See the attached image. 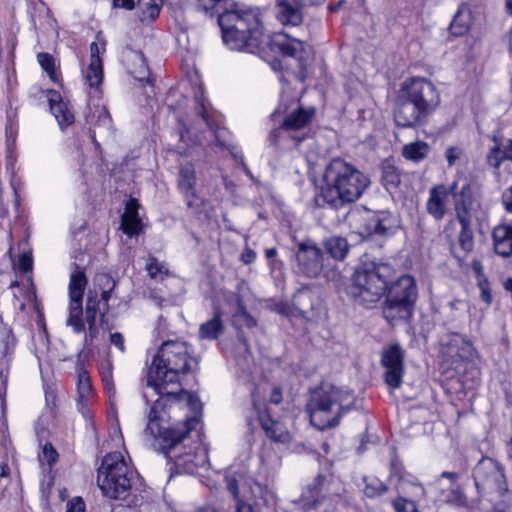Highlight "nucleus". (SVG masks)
<instances>
[{"instance_id": "1", "label": "nucleus", "mask_w": 512, "mask_h": 512, "mask_svg": "<svg viewBox=\"0 0 512 512\" xmlns=\"http://www.w3.org/2000/svg\"><path fill=\"white\" fill-rule=\"evenodd\" d=\"M205 13H217L224 44L231 50L256 53L264 42V29L258 9L231 0H195Z\"/></svg>"}, {"instance_id": "2", "label": "nucleus", "mask_w": 512, "mask_h": 512, "mask_svg": "<svg viewBox=\"0 0 512 512\" xmlns=\"http://www.w3.org/2000/svg\"><path fill=\"white\" fill-rule=\"evenodd\" d=\"M192 353L191 346L184 341L163 342L148 368L146 389L176 398L181 391V378L197 369L198 362Z\"/></svg>"}, {"instance_id": "3", "label": "nucleus", "mask_w": 512, "mask_h": 512, "mask_svg": "<svg viewBox=\"0 0 512 512\" xmlns=\"http://www.w3.org/2000/svg\"><path fill=\"white\" fill-rule=\"evenodd\" d=\"M370 184L368 174L351 162L335 157L325 166L322 186L315 197L316 204L342 208L360 199Z\"/></svg>"}, {"instance_id": "4", "label": "nucleus", "mask_w": 512, "mask_h": 512, "mask_svg": "<svg viewBox=\"0 0 512 512\" xmlns=\"http://www.w3.org/2000/svg\"><path fill=\"white\" fill-rule=\"evenodd\" d=\"M440 94L432 81L410 77L402 82L393 110L394 121L402 128L424 125L440 105Z\"/></svg>"}, {"instance_id": "5", "label": "nucleus", "mask_w": 512, "mask_h": 512, "mask_svg": "<svg viewBox=\"0 0 512 512\" xmlns=\"http://www.w3.org/2000/svg\"><path fill=\"white\" fill-rule=\"evenodd\" d=\"M353 392L331 384H322L314 389L306 404L311 424L325 430L339 425L341 418L355 408Z\"/></svg>"}, {"instance_id": "6", "label": "nucleus", "mask_w": 512, "mask_h": 512, "mask_svg": "<svg viewBox=\"0 0 512 512\" xmlns=\"http://www.w3.org/2000/svg\"><path fill=\"white\" fill-rule=\"evenodd\" d=\"M394 272V268L387 263H361L352 274L348 293L357 304L372 308L385 294Z\"/></svg>"}, {"instance_id": "7", "label": "nucleus", "mask_w": 512, "mask_h": 512, "mask_svg": "<svg viewBox=\"0 0 512 512\" xmlns=\"http://www.w3.org/2000/svg\"><path fill=\"white\" fill-rule=\"evenodd\" d=\"M135 475L121 453H109L98 468L97 484L104 496L123 500L130 493Z\"/></svg>"}, {"instance_id": "8", "label": "nucleus", "mask_w": 512, "mask_h": 512, "mask_svg": "<svg viewBox=\"0 0 512 512\" xmlns=\"http://www.w3.org/2000/svg\"><path fill=\"white\" fill-rule=\"evenodd\" d=\"M149 389H147L143 396L146 399L147 403L152 402V406L150 408L148 414V423L144 430L145 436H150L153 439L160 438L164 443V448L170 450H176L177 443L182 442L187 435L196 428L197 426V417H187L185 422L180 424L179 426L173 428H164L161 424L163 421L165 411L164 408L167 405L166 399L170 397L154 394L157 396L155 400H150Z\"/></svg>"}, {"instance_id": "9", "label": "nucleus", "mask_w": 512, "mask_h": 512, "mask_svg": "<svg viewBox=\"0 0 512 512\" xmlns=\"http://www.w3.org/2000/svg\"><path fill=\"white\" fill-rule=\"evenodd\" d=\"M386 297L382 307L384 318L394 324L409 321L413 316L418 297L417 284L413 276L402 275L390 285L387 284Z\"/></svg>"}, {"instance_id": "10", "label": "nucleus", "mask_w": 512, "mask_h": 512, "mask_svg": "<svg viewBox=\"0 0 512 512\" xmlns=\"http://www.w3.org/2000/svg\"><path fill=\"white\" fill-rule=\"evenodd\" d=\"M477 490L491 496V500L502 497L508 490L503 466L490 457H482L473 470Z\"/></svg>"}, {"instance_id": "11", "label": "nucleus", "mask_w": 512, "mask_h": 512, "mask_svg": "<svg viewBox=\"0 0 512 512\" xmlns=\"http://www.w3.org/2000/svg\"><path fill=\"white\" fill-rule=\"evenodd\" d=\"M72 271L69 281V315L66 321L67 326H70L75 333L85 332L83 322V295L87 286L88 280L84 270L76 263L71 265Z\"/></svg>"}, {"instance_id": "12", "label": "nucleus", "mask_w": 512, "mask_h": 512, "mask_svg": "<svg viewBox=\"0 0 512 512\" xmlns=\"http://www.w3.org/2000/svg\"><path fill=\"white\" fill-rule=\"evenodd\" d=\"M333 479L328 475H317L303 489L299 504L305 512L320 510L324 506L325 512H332L331 485Z\"/></svg>"}, {"instance_id": "13", "label": "nucleus", "mask_w": 512, "mask_h": 512, "mask_svg": "<svg viewBox=\"0 0 512 512\" xmlns=\"http://www.w3.org/2000/svg\"><path fill=\"white\" fill-rule=\"evenodd\" d=\"M287 113L281 120V128L286 131L300 130L306 127L314 118L315 109L313 107L303 108L296 98L285 102L284 95L281 96V101L272 117L275 118L279 114Z\"/></svg>"}, {"instance_id": "14", "label": "nucleus", "mask_w": 512, "mask_h": 512, "mask_svg": "<svg viewBox=\"0 0 512 512\" xmlns=\"http://www.w3.org/2000/svg\"><path fill=\"white\" fill-rule=\"evenodd\" d=\"M404 357L405 351L398 343L391 344L382 351L383 378L390 389H398L402 385L405 373Z\"/></svg>"}, {"instance_id": "15", "label": "nucleus", "mask_w": 512, "mask_h": 512, "mask_svg": "<svg viewBox=\"0 0 512 512\" xmlns=\"http://www.w3.org/2000/svg\"><path fill=\"white\" fill-rule=\"evenodd\" d=\"M17 339L13 330L4 324L0 316V398L5 401L10 363L14 358Z\"/></svg>"}, {"instance_id": "16", "label": "nucleus", "mask_w": 512, "mask_h": 512, "mask_svg": "<svg viewBox=\"0 0 512 512\" xmlns=\"http://www.w3.org/2000/svg\"><path fill=\"white\" fill-rule=\"evenodd\" d=\"M298 271L309 278L320 275L323 269V253L311 240L298 243L295 252Z\"/></svg>"}, {"instance_id": "17", "label": "nucleus", "mask_w": 512, "mask_h": 512, "mask_svg": "<svg viewBox=\"0 0 512 512\" xmlns=\"http://www.w3.org/2000/svg\"><path fill=\"white\" fill-rule=\"evenodd\" d=\"M177 443L176 450L166 449L165 453L174 458L177 468L186 473H194L197 467L204 466L208 461V451L200 442H197L193 448L186 450V447H179Z\"/></svg>"}, {"instance_id": "18", "label": "nucleus", "mask_w": 512, "mask_h": 512, "mask_svg": "<svg viewBox=\"0 0 512 512\" xmlns=\"http://www.w3.org/2000/svg\"><path fill=\"white\" fill-rule=\"evenodd\" d=\"M197 176L192 163H186L179 167L177 187L182 194L189 209L198 212L201 210L203 200L197 193Z\"/></svg>"}, {"instance_id": "19", "label": "nucleus", "mask_w": 512, "mask_h": 512, "mask_svg": "<svg viewBox=\"0 0 512 512\" xmlns=\"http://www.w3.org/2000/svg\"><path fill=\"white\" fill-rule=\"evenodd\" d=\"M447 190L453 198L457 219L471 218L470 211L475 202L471 182L467 178H458L447 187Z\"/></svg>"}, {"instance_id": "20", "label": "nucleus", "mask_w": 512, "mask_h": 512, "mask_svg": "<svg viewBox=\"0 0 512 512\" xmlns=\"http://www.w3.org/2000/svg\"><path fill=\"white\" fill-rule=\"evenodd\" d=\"M325 0H276V16L284 26H299L303 21V8L321 5Z\"/></svg>"}, {"instance_id": "21", "label": "nucleus", "mask_w": 512, "mask_h": 512, "mask_svg": "<svg viewBox=\"0 0 512 512\" xmlns=\"http://www.w3.org/2000/svg\"><path fill=\"white\" fill-rule=\"evenodd\" d=\"M271 45L283 55L297 59L301 71L304 70L305 57L310 51L309 46L304 41L287 33H278L272 38Z\"/></svg>"}, {"instance_id": "22", "label": "nucleus", "mask_w": 512, "mask_h": 512, "mask_svg": "<svg viewBox=\"0 0 512 512\" xmlns=\"http://www.w3.org/2000/svg\"><path fill=\"white\" fill-rule=\"evenodd\" d=\"M77 374V406L78 410L85 417L89 416L90 406L94 401V390L91 384L89 372L81 361L76 365Z\"/></svg>"}, {"instance_id": "23", "label": "nucleus", "mask_w": 512, "mask_h": 512, "mask_svg": "<svg viewBox=\"0 0 512 512\" xmlns=\"http://www.w3.org/2000/svg\"><path fill=\"white\" fill-rule=\"evenodd\" d=\"M293 307L296 314L308 321H317L319 301L316 295L307 288L298 290L293 295Z\"/></svg>"}, {"instance_id": "24", "label": "nucleus", "mask_w": 512, "mask_h": 512, "mask_svg": "<svg viewBox=\"0 0 512 512\" xmlns=\"http://www.w3.org/2000/svg\"><path fill=\"white\" fill-rule=\"evenodd\" d=\"M449 190L444 184H437L430 188L426 201V211L436 221H441L448 209Z\"/></svg>"}, {"instance_id": "25", "label": "nucleus", "mask_w": 512, "mask_h": 512, "mask_svg": "<svg viewBox=\"0 0 512 512\" xmlns=\"http://www.w3.org/2000/svg\"><path fill=\"white\" fill-rule=\"evenodd\" d=\"M445 346V353L452 358L469 360L473 359L476 354V350L472 342L467 337L457 333L449 336Z\"/></svg>"}, {"instance_id": "26", "label": "nucleus", "mask_w": 512, "mask_h": 512, "mask_svg": "<svg viewBox=\"0 0 512 512\" xmlns=\"http://www.w3.org/2000/svg\"><path fill=\"white\" fill-rule=\"evenodd\" d=\"M48 102L51 113L55 116L61 128L74 123V114L68 103L64 102L61 95L55 90L48 91Z\"/></svg>"}, {"instance_id": "27", "label": "nucleus", "mask_w": 512, "mask_h": 512, "mask_svg": "<svg viewBox=\"0 0 512 512\" xmlns=\"http://www.w3.org/2000/svg\"><path fill=\"white\" fill-rule=\"evenodd\" d=\"M100 300L97 298L96 293L93 294L89 291L86 299L85 306V318H83L84 324L87 323L88 331L84 336V343L91 345L93 340L97 337L99 330L96 326V316L99 311Z\"/></svg>"}, {"instance_id": "28", "label": "nucleus", "mask_w": 512, "mask_h": 512, "mask_svg": "<svg viewBox=\"0 0 512 512\" xmlns=\"http://www.w3.org/2000/svg\"><path fill=\"white\" fill-rule=\"evenodd\" d=\"M493 249L503 258L512 256V225L499 224L492 231Z\"/></svg>"}, {"instance_id": "29", "label": "nucleus", "mask_w": 512, "mask_h": 512, "mask_svg": "<svg viewBox=\"0 0 512 512\" xmlns=\"http://www.w3.org/2000/svg\"><path fill=\"white\" fill-rule=\"evenodd\" d=\"M494 146L487 153L486 161L488 165L499 170L504 161L512 162V139L498 140L494 137Z\"/></svg>"}, {"instance_id": "30", "label": "nucleus", "mask_w": 512, "mask_h": 512, "mask_svg": "<svg viewBox=\"0 0 512 512\" xmlns=\"http://www.w3.org/2000/svg\"><path fill=\"white\" fill-rule=\"evenodd\" d=\"M394 218L386 211H381L371 216L366 224L365 233L368 236L379 235L386 236L392 233L394 228Z\"/></svg>"}, {"instance_id": "31", "label": "nucleus", "mask_w": 512, "mask_h": 512, "mask_svg": "<svg viewBox=\"0 0 512 512\" xmlns=\"http://www.w3.org/2000/svg\"><path fill=\"white\" fill-rule=\"evenodd\" d=\"M471 24V8L468 4L462 3L450 23L449 30L454 36H463L470 30Z\"/></svg>"}, {"instance_id": "32", "label": "nucleus", "mask_w": 512, "mask_h": 512, "mask_svg": "<svg viewBox=\"0 0 512 512\" xmlns=\"http://www.w3.org/2000/svg\"><path fill=\"white\" fill-rule=\"evenodd\" d=\"M195 109L210 129H214L217 122L215 110L206 99L204 89L200 84L194 89Z\"/></svg>"}, {"instance_id": "33", "label": "nucleus", "mask_w": 512, "mask_h": 512, "mask_svg": "<svg viewBox=\"0 0 512 512\" xmlns=\"http://www.w3.org/2000/svg\"><path fill=\"white\" fill-rule=\"evenodd\" d=\"M224 330L222 311L217 307L214 309L213 317L200 325L199 337L205 340H215L224 333Z\"/></svg>"}, {"instance_id": "34", "label": "nucleus", "mask_w": 512, "mask_h": 512, "mask_svg": "<svg viewBox=\"0 0 512 512\" xmlns=\"http://www.w3.org/2000/svg\"><path fill=\"white\" fill-rule=\"evenodd\" d=\"M438 500L444 504L461 508L467 506V497L460 485L449 487L439 486Z\"/></svg>"}, {"instance_id": "35", "label": "nucleus", "mask_w": 512, "mask_h": 512, "mask_svg": "<svg viewBox=\"0 0 512 512\" xmlns=\"http://www.w3.org/2000/svg\"><path fill=\"white\" fill-rule=\"evenodd\" d=\"M326 252L335 260H344L350 250V245L346 238L339 235H332L323 242Z\"/></svg>"}, {"instance_id": "36", "label": "nucleus", "mask_w": 512, "mask_h": 512, "mask_svg": "<svg viewBox=\"0 0 512 512\" xmlns=\"http://www.w3.org/2000/svg\"><path fill=\"white\" fill-rule=\"evenodd\" d=\"M261 425L267 437L273 441L278 443H287L290 441V434L282 423L266 417L261 418Z\"/></svg>"}, {"instance_id": "37", "label": "nucleus", "mask_w": 512, "mask_h": 512, "mask_svg": "<svg viewBox=\"0 0 512 512\" xmlns=\"http://www.w3.org/2000/svg\"><path fill=\"white\" fill-rule=\"evenodd\" d=\"M381 169V183L384 188L390 193L396 191L401 184L400 170L396 166L388 163H384Z\"/></svg>"}, {"instance_id": "38", "label": "nucleus", "mask_w": 512, "mask_h": 512, "mask_svg": "<svg viewBox=\"0 0 512 512\" xmlns=\"http://www.w3.org/2000/svg\"><path fill=\"white\" fill-rule=\"evenodd\" d=\"M461 229L458 235V244L461 250L468 254L474 248V234L471 228V218L457 219Z\"/></svg>"}, {"instance_id": "39", "label": "nucleus", "mask_w": 512, "mask_h": 512, "mask_svg": "<svg viewBox=\"0 0 512 512\" xmlns=\"http://www.w3.org/2000/svg\"><path fill=\"white\" fill-rule=\"evenodd\" d=\"M185 400L190 410L193 412V415L191 417H197V424L199 423L200 416L202 413V403L197 395L193 393H189L187 391H184L181 388V391L178 392L176 395V398L170 397L169 399H166L167 402L170 403H179L180 401Z\"/></svg>"}, {"instance_id": "40", "label": "nucleus", "mask_w": 512, "mask_h": 512, "mask_svg": "<svg viewBox=\"0 0 512 512\" xmlns=\"http://www.w3.org/2000/svg\"><path fill=\"white\" fill-rule=\"evenodd\" d=\"M429 153V145L423 141H416L404 145L402 155L404 158L419 162L427 157Z\"/></svg>"}, {"instance_id": "41", "label": "nucleus", "mask_w": 512, "mask_h": 512, "mask_svg": "<svg viewBox=\"0 0 512 512\" xmlns=\"http://www.w3.org/2000/svg\"><path fill=\"white\" fill-rule=\"evenodd\" d=\"M90 125L103 127L106 129L111 128L112 119L109 111L105 106H95L91 113L86 117Z\"/></svg>"}, {"instance_id": "42", "label": "nucleus", "mask_w": 512, "mask_h": 512, "mask_svg": "<svg viewBox=\"0 0 512 512\" xmlns=\"http://www.w3.org/2000/svg\"><path fill=\"white\" fill-rule=\"evenodd\" d=\"M391 477L396 478L400 485L412 484L417 488L421 494L424 493V488L416 481V478L410 473L406 472L404 467L399 464L392 462L391 464Z\"/></svg>"}, {"instance_id": "43", "label": "nucleus", "mask_w": 512, "mask_h": 512, "mask_svg": "<svg viewBox=\"0 0 512 512\" xmlns=\"http://www.w3.org/2000/svg\"><path fill=\"white\" fill-rule=\"evenodd\" d=\"M86 81L91 88H98L103 80L102 60L90 62L85 75Z\"/></svg>"}, {"instance_id": "44", "label": "nucleus", "mask_w": 512, "mask_h": 512, "mask_svg": "<svg viewBox=\"0 0 512 512\" xmlns=\"http://www.w3.org/2000/svg\"><path fill=\"white\" fill-rule=\"evenodd\" d=\"M146 270L152 279L159 281H163L169 275V270L166 264L158 261V259L153 256L148 258Z\"/></svg>"}, {"instance_id": "45", "label": "nucleus", "mask_w": 512, "mask_h": 512, "mask_svg": "<svg viewBox=\"0 0 512 512\" xmlns=\"http://www.w3.org/2000/svg\"><path fill=\"white\" fill-rule=\"evenodd\" d=\"M138 8L141 10V19L155 20L161 9V0H138Z\"/></svg>"}, {"instance_id": "46", "label": "nucleus", "mask_w": 512, "mask_h": 512, "mask_svg": "<svg viewBox=\"0 0 512 512\" xmlns=\"http://www.w3.org/2000/svg\"><path fill=\"white\" fill-rule=\"evenodd\" d=\"M37 60L41 68L47 73L49 78L53 82H57L58 74L54 57L49 53L41 52L37 55Z\"/></svg>"}, {"instance_id": "47", "label": "nucleus", "mask_w": 512, "mask_h": 512, "mask_svg": "<svg viewBox=\"0 0 512 512\" xmlns=\"http://www.w3.org/2000/svg\"><path fill=\"white\" fill-rule=\"evenodd\" d=\"M58 456V452L53 445L50 442H46L42 446L41 453L38 454V459L41 465L47 464L50 469L57 462Z\"/></svg>"}, {"instance_id": "48", "label": "nucleus", "mask_w": 512, "mask_h": 512, "mask_svg": "<svg viewBox=\"0 0 512 512\" xmlns=\"http://www.w3.org/2000/svg\"><path fill=\"white\" fill-rule=\"evenodd\" d=\"M120 228L130 238L138 236L142 231L141 219L121 217Z\"/></svg>"}, {"instance_id": "49", "label": "nucleus", "mask_w": 512, "mask_h": 512, "mask_svg": "<svg viewBox=\"0 0 512 512\" xmlns=\"http://www.w3.org/2000/svg\"><path fill=\"white\" fill-rule=\"evenodd\" d=\"M387 491V486L376 478L366 480L364 494L369 498L383 495Z\"/></svg>"}, {"instance_id": "50", "label": "nucleus", "mask_w": 512, "mask_h": 512, "mask_svg": "<svg viewBox=\"0 0 512 512\" xmlns=\"http://www.w3.org/2000/svg\"><path fill=\"white\" fill-rule=\"evenodd\" d=\"M393 507L396 512H419L414 501L402 497L393 501Z\"/></svg>"}, {"instance_id": "51", "label": "nucleus", "mask_w": 512, "mask_h": 512, "mask_svg": "<svg viewBox=\"0 0 512 512\" xmlns=\"http://www.w3.org/2000/svg\"><path fill=\"white\" fill-rule=\"evenodd\" d=\"M139 204L136 199H130L125 206V211L121 217L140 219L138 214Z\"/></svg>"}, {"instance_id": "52", "label": "nucleus", "mask_w": 512, "mask_h": 512, "mask_svg": "<svg viewBox=\"0 0 512 512\" xmlns=\"http://www.w3.org/2000/svg\"><path fill=\"white\" fill-rule=\"evenodd\" d=\"M274 311L287 317L297 315L293 307V302L291 304L284 301L278 302L274 305Z\"/></svg>"}, {"instance_id": "53", "label": "nucleus", "mask_w": 512, "mask_h": 512, "mask_svg": "<svg viewBox=\"0 0 512 512\" xmlns=\"http://www.w3.org/2000/svg\"><path fill=\"white\" fill-rule=\"evenodd\" d=\"M460 478V473L443 471L435 480L436 485L442 486V480L447 479L450 482V486L459 485L457 482Z\"/></svg>"}, {"instance_id": "54", "label": "nucleus", "mask_w": 512, "mask_h": 512, "mask_svg": "<svg viewBox=\"0 0 512 512\" xmlns=\"http://www.w3.org/2000/svg\"><path fill=\"white\" fill-rule=\"evenodd\" d=\"M462 150L459 147L451 146L445 151V157L449 166L455 164V162L461 157Z\"/></svg>"}, {"instance_id": "55", "label": "nucleus", "mask_w": 512, "mask_h": 512, "mask_svg": "<svg viewBox=\"0 0 512 512\" xmlns=\"http://www.w3.org/2000/svg\"><path fill=\"white\" fill-rule=\"evenodd\" d=\"M66 512H85V503L81 497H74L67 503Z\"/></svg>"}, {"instance_id": "56", "label": "nucleus", "mask_w": 512, "mask_h": 512, "mask_svg": "<svg viewBox=\"0 0 512 512\" xmlns=\"http://www.w3.org/2000/svg\"><path fill=\"white\" fill-rule=\"evenodd\" d=\"M501 203L506 212L512 213V185L503 191L501 195Z\"/></svg>"}, {"instance_id": "57", "label": "nucleus", "mask_w": 512, "mask_h": 512, "mask_svg": "<svg viewBox=\"0 0 512 512\" xmlns=\"http://www.w3.org/2000/svg\"><path fill=\"white\" fill-rule=\"evenodd\" d=\"M479 286V289H480V298L486 303V304H491L492 302V295H491V290H490V287H489V283L487 281H481L479 282L478 284Z\"/></svg>"}, {"instance_id": "58", "label": "nucleus", "mask_w": 512, "mask_h": 512, "mask_svg": "<svg viewBox=\"0 0 512 512\" xmlns=\"http://www.w3.org/2000/svg\"><path fill=\"white\" fill-rule=\"evenodd\" d=\"M135 57L140 62L141 67H140L139 71H134L132 73L136 79H138L139 81H142L146 78V74H147V66L145 63V59H144L143 55L140 53L135 54Z\"/></svg>"}, {"instance_id": "59", "label": "nucleus", "mask_w": 512, "mask_h": 512, "mask_svg": "<svg viewBox=\"0 0 512 512\" xmlns=\"http://www.w3.org/2000/svg\"><path fill=\"white\" fill-rule=\"evenodd\" d=\"M18 268L23 272H28L32 269V258L30 255L23 253L18 260Z\"/></svg>"}, {"instance_id": "60", "label": "nucleus", "mask_w": 512, "mask_h": 512, "mask_svg": "<svg viewBox=\"0 0 512 512\" xmlns=\"http://www.w3.org/2000/svg\"><path fill=\"white\" fill-rule=\"evenodd\" d=\"M110 343L117 347L122 353L125 352L124 337L121 333H112L110 335Z\"/></svg>"}, {"instance_id": "61", "label": "nucleus", "mask_w": 512, "mask_h": 512, "mask_svg": "<svg viewBox=\"0 0 512 512\" xmlns=\"http://www.w3.org/2000/svg\"><path fill=\"white\" fill-rule=\"evenodd\" d=\"M226 487L233 497L238 499L239 489L236 479L232 477L226 478Z\"/></svg>"}, {"instance_id": "62", "label": "nucleus", "mask_w": 512, "mask_h": 512, "mask_svg": "<svg viewBox=\"0 0 512 512\" xmlns=\"http://www.w3.org/2000/svg\"><path fill=\"white\" fill-rule=\"evenodd\" d=\"M233 157H234L237 161H239V164L241 165V167H242V169H243L244 173H245V174H246L250 179L254 180V176L252 175V173H251L250 169L248 168V166H247V165L245 164V162H244V157H243L242 153H241V152H235V153H233Z\"/></svg>"}, {"instance_id": "63", "label": "nucleus", "mask_w": 512, "mask_h": 512, "mask_svg": "<svg viewBox=\"0 0 512 512\" xmlns=\"http://www.w3.org/2000/svg\"><path fill=\"white\" fill-rule=\"evenodd\" d=\"M255 259H256V253L250 248H245V250L241 254L242 262L245 264H250V263L254 262Z\"/></svg>"}, {"instance_id": "64", "label": "nucleus", "mask_w": 512, "mask_h": 512, "mask_svg": "<svg viewBox=\"0 0 512 512\" xmlns=\"http://www.w3.org/2000/svg\"><path fill=\"white\" fill-rule=\"evenodd\" d=\"M281 126L279 128L272 129L268 136L269 144L272 146L277 145L279 138L281 137Z\"/></svg>"}]
</instances>
